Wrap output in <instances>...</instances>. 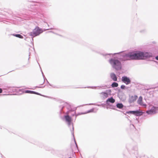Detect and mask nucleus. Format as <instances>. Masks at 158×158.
Segmentation results:
<instances>
[{"mask_svg": "<svg viewBox=\"0 0 158 158\" xmlns=\"http://www.w3.org/2000/svg\"><path fill=\"white\" fill-rule=\"evenodd\" d=\"M40 33L42 32L43 31H42L41 29H40Z\"/></svg>", "mask_w": 158, "mask_h": 158, "instance_id": "obj_30", "label": "nucleus"}, {"mask_svg": "<svg viewBox=\"0 0 158 158\" xmlns=\"http://www.w3.org/2000/svg\"><path fill=\"white\" fill-rule=\"evenodd\" d=\"M120 53V52L115 53L113 54H108L104 55V56H110L111 55H114L116 54H118L119 55V56L118 57H116V58H111L109 60V62L112 66V67L115 69L116 70H120L122 68V65L121 62L118 60V59H120L121 60H123V54H127L125 53H121V54H119ZM123 61L124 60H123Z\"/></svg>", "mask_w": 158, "mask_h": 158, "instance_id": "obj_2", "label": "nucleus"}, {"mask_svg": "<svg viewBox=\"0 0 158 158\" xmlns=\"http://www.w3.org/2000/svg\"><path fill=\"white\" fill-rule=\"evenodd\" d=\"M125 88V86L123 85H122L121 86V88L122 89H124Z\"/></svg>", "mask_w": 158, "mask_h": 158, "instance_id": "obj_23", "label": "nucleus"}, {"mask_svg": "<svg viewBox=\"0 0 158 158\" xmlns=\"http://www.w3.org/2000/svg\"><path fill=\"white\" fill-rule=\"evenodd\" d=\"M122 81L126 85H128L131 82V81L130 78L125 76L122 77Z\"/></svg>", "mask_w": 158, "mask_h": 158, "instance_id": "obj_7", "label": "nucleus"}, {"mask_svg": "<svg viewBox=\"0 0 158 158\" xmlns=\"http://www.w3.org/2000/svg\"><path fill=\"white\" fill-rule=\"evenodd\" d=\"M122 56L124 60H144L149 58L154 59V57L151 52L140 51L129 52L127 54H123Z\"/></svg>", "mask_w": 158, "mask_h": 158, "instance_id": "obj_1", "label": "nucleus"}, {"mask_svg": "<svg viewBox=\"0 0 158 158\" xmlns=\"http://www.w3.org/2000/svg\"><path fill=\"white\" fill-rule=\"evenodd\" d=\"M40 96H42L41 94H40Z\"/></svg>", "mask_w": 158, "mask_h": 158, "instance_id": "obj_35", "label": "nucleus"}, {"mask_svg": "<svg viewBox=\"0 0 158 158\" xmlns=\"http://www.w3.org/2000/svg\"><path fill=\"white\" fill-rule=\"evenodd\" d=\"M130 123H131V121L130 120Z\"/></svg>", "mask_w": 158, "mask_h": 158, "instance_id": "obj_36", "label": "nucleus"}, {"mask_svg": "<svg viewBox=\"0 0 158 158\" xmlns=\"http://www.w3.org/2000/svg\"><path fill=\"white\" fill-rule=\"evenodd\" d=\"M136 157L137 158H146V157H145V156H142L141 157L139 156H136Z\"/></svg>", "mask_w": 158, "mask_h": 158, "instance_id": "obj_22", "label": "nucleus"}, {"mask_svg": "<svg viewBox=\"0 0 158 158\" xmlns=\"http://www.w3.org/2000/svg\"><path fill=\"white\" fill-rule=\"evenodd\" d=\"M52 29V28H47L46 29H44V31H45V30H48V29Z\"/></svg>", "mask_w": 158, "mask_h": 158, "instance_id": "obj_26", "label": "nucleus"}, {"mask_svg": "<svg viewBox=\"0 0 158 158\" xmlns=\"http://www.w3.org/2000/svg\"><path fill=\"white\" fill-rule=\"evenodd\" d=\"M2 89L1 88H0V93H2Z\"/></svg>", "mask_w": 158, "mask_h": 158, "instance_id": "obj_28", "label": "nucleus"}, {"mask_svg": "<svg viewBox=\"0 0 158 158\" xmlns=\"http://www.w3.org/2000/svg\"><path fill=\"white\" fill-rule=\"evenodd\" d=\"M111 90L110 89L107 90L105 92H101L100 93V94L101 96L103 98H106L108 97L109 94H110L111 93Z\"/></svg>", "mask_w": 158, "mask_h": 158, "instance_id": "obj_6", "label": "nucleus"}, {"mask_svg": "<svg viewBox=\"0 0 158 158\" xmlns=\"http://www.w3.org/2000/svg\"><path fill=\"white\" fill-rule=\"evenodd\" d=\"M41 71H42V70H41ZM41 72H42V74L43 76V78H44H44H45V77L44 75V74H43V72H42V71H41Z\"/></svg>", "mask_w": 158, "mask_h": 158, "instance_id": "obj_24", "label": "nucleus"}, {"mask_svg": "<svg viewBox=\"0 0 158 158\" xmlns=\"http://www.w3.org/2000/svg\"><path fill=\"white\" fill-rule=\"evenodd\" d=\"M115 101V99L112 97L108 98L106 101V103L107 104L109 105L110 103H114Z\"/></svg>", "mask_w": 158, "mask_h": 158, "instance_id": "obj_10", "label": "nucleus"}, {"mask_svg": "<svg viewBox=\"0 0 158 158\" xmlns=\"http://www.w3.org/2000/svg\"><path fill=\"white\" fill-rule=\"evenodd\" d=\"M94 109H91L87 111V112L85 113H82L81 114H87V113H91V112H92L94 111Z\"/></svg>", "mask_w": 158, "mask_h": 158, "instance_id": "obj_20", "label": "nucleus"}, {"mask_svg": "<svg viewBox=\"0 0 158 158\" xmlns=\"http://www.w3.org/2000/svg\"><path fill=\"white\" fill-rule=\"evenodd\" d=\"M156 89H157V90H156V91H158V88H156Z\"/></svg>", "mask_w": 158, "mask_h": 158, "instance_id": "obj_32", "label": "nucleus"}, {"mask_svg": "<svg viewBox=\"0 0 158 158\" xmlns=\"http://www.w3.org/2000/svg\"><path fill=\"white\" fill-rule=\"evenodd\" d=\"M40 19H41L43 21V22L45 23L46 24H48L47 23H46V20L44 18V15L43 14H41L40 13Z\"/></svg>", "mask_w": 158, "mask_h": 158, "instance_id": "obj_14", "label": "nucleus"}, {"mask_svg": "<svg viewBox=\"0 0 158 158\" xmlns=\"http://www.w3.org/2000/svg\"><path fill=\"white\" fill-rule=\"evenodd\" d=\"M75 114V111H73V114L72 115L73 116H74Z\"/></svg>", "mask_w": 158, "mask_h": 158, "instance_id": "obj_31", "label": "nucleus"}, {"mask_svg": "<svg viewBox=\"0 0 158 158\" xmlns=\"http://www.w3.org/2000/svg\"><path fill=\"white\" fill-rule=\"evenodd\" d=\"M118 85V84L115 82H113L111 85V86L113 87H117Z\"/></svg>", "mask_w": 158, "mask_h": 158, "instance_id": "obj_18", "label": "nucleus"}, {"mask_svg": "<svg viewBox=\"0 0 158 158\" xmlns=\"http://www.w3.org/2000/svg\"><path fill=\"white\" fill-rule=\"evenodd\" d=\"M143 98L142 97L140 96L138 100L137 103L139 105L142 106H146V105L143 103Z\"/></svg>", "mask_w": 158, "mask_h": 158, "instance_id": "obj_9", "label": "nucleus"}, {"mask_svg": "<svg viewBox=\"0 0 158 158\" xmlns=\"http://www.w3.org/2000/svg\"><path fill=\"white\" fill-rule=\"evenodd\" d=\"M74 142H75V143L76 144V149H75V152H77L78 151V147H77V143L75 141V139H74Z\"/></svg>", "mask_w": 158, "mask_h": 158, "instance_id": "obj_21", "label": "nucleus"}, {"mask_svg": "<svg viewBox=\"0 0 158 158\" xmlns=\"http://www.w3.org/2000/svg\"><path fill=\"white\" fill-rule=\"evenodd\" d=\"M116 106L119 109H122L123 108V105L122 103H117L116 105Z\"/></svg>", "mask_w": 158, "mask_h": 158, "instance_id": "obj_15", "label": "nucleus"}, {"mask_svg": "<svg viewBox=\"0 0 158 158\" xmlns=\"http://www.w3.org/2000/svg\"><path fill=\"white\" fill-rule=\"evenodd\" d=\"M59 108L60 110V113L61 114L62 112H64L65 109L69 110L71 108V106L67 103L63 102L61 103V105L59 106Z\"/></svg>", "mask_w": 158, "mask_h": 158, "instance_id": "obj_3", "label": "nucleus"}, {"mask_svg": "<svg viewBox=\"0 0 158 158\" xmlns=\"http://www.w3.org/2000/svg\"><path fill=\"white\" fill-rule=\"evenodd\" d=\"M25 92L26 93H30V94H37L38 95L40 94H39L38 93H36L35 92H34L33 91L29 90L26 91H25Z\"/></svg>", "mask_w": 158, "mask_h": 158, "instance_id": "obj_16", "label": "nucleus"}, {"mask_svg": "<svg viewBox=\"0 0 158 158\" xmlns=\"http://www.w3.org/2000/svg\"><path fill=\"white\" fill-rule=\"evenodd\" d=\"M110 77L113 81H117V77L114 73H111L110 74Z\"/></svg>", "mask_w": 158, "mask_h": 158, "instance_id": "obj_12", "label": "nucleus"}, {"mask_svg": "<svg viewBox=\"0 0 158 158\" xmlns=\"http://www.w3.org/2000/svg\"><path fill=\"white\" fill-rule=\"evenodd\" d=\"M64 118L65 119L66 121L68 123V124L69 126H70L71 125H72V130L71 131V133L73 134V136H74L73 135V127L72 123L71 122V118L69 117L68 115H66L64 116Z\"/></svg>", "mask_w": 158, "mask_h": 158, "instance_id": "obj_4", "label": "nucleus"}, {"mask_svg": "<svg viewBox=\"0 0 158 158\" xmlns=\"http://www.w3.org/2000/svg\"><path fill=\"white\" fill-rule=\"evenodd\" d=\"M158 111V107L152 106L150 110L146 111V113L148 114H154Z\"/></svg>", "mask_w": 158, "mask_h": 158, "instance_id": "obj_5", "label": "nucleus"}, {"mask_svg": "<svg viewBox=\"0 0 158 158\" xmlns=\"http://www.w3.org/2000/svg\"><path fill=\"white\" fill-rule=\"evenodd\" d=\"M13 35L16 37H18L22 39L23 38V36L20 34Z\"/></svg>", "mask_w": 158, "mask_h": 158, "instance_id": "obj_19", "label": "nucleus"}, {"mask_svg": "<svg viewBox=\"0 0 158 158\" xmlns=\"http://www.w3.org/2000/svg\"><path fill=\"white\" fill-rule=\"evenodd\" d=\"M141 113V112H140L138 110L136 111H130L127 112V113L129 114H139L140 113Z\"/></svg>", "mask_w": 158, "mask_h": 158, "instance_id": "obj_13", "label": "nucleus"}, {"mask_svg": "<svg viewBox=\"0 0 158 158\" xmlns=\"http://www.w3.org/2000/svg\"><path fill=\"white\" fill-rule=\"evenodd\" d=\"M89 105H94V104H89Z\"/></svg>", "mask_w": 158, "mask_h": 158, "instance_id": "obj_34", "label": "nucleus"}, {"mask_svg": "<svg viewBox=\"0 0 158 158\" xmlns=\"http://www.w3.org/2000/svg\"><path fill=\"white\" fill-rule=\"evenodd\" d=\"M107 86L106 85H104L103 86H98V89H106Z\"/></svg>", "mask_w": 158, "mask_h": 158, "instance_id": "obj_17", "label": "nucleus"}, {"mask_svg": "<svg viewBox=\"0 0 158 158\" xmlns=\"http://www.w3.org/2000/svg\"><path fill=\"white\" fill-rule=\"evenodd\" d=\"M137 148L136 147H135L134 148V150H135L136 151H137Z\"/></svg>", "mask_w": 158, "mask_h": 158, "instance_id": "obj_25", "label": "nucleus"}, {"mask_svg": "<svg viewBox=\"0 0 158 158\" xmlns=\"http://www.w3.org/2000/svg\"><path fill=\"white\" fill-rule=\"evenodd\" d=\"M40 34V29L39 27L35 28L32 32L31 33V35L33 36H35Z\"/></svg>", "mask_w": 158, "mask_h": 158, "instance_id": "obj_8", "label": "nucleus"}, {"mask_svg": "<svg viewBox=\"0 0 158 158\" xmlns=\"http://www.w3.org/2000/svg\"><path fill=\"white\" fill-rule=\"evenodd\" d=\"M137 96L136 95L132 96L129 99V102L130 103H132L135 101L137 98Z\"/></svg>", "mask_w": 158, "mask_h": 158, "instance_id": "obj_11", "label": "nucleus"}, {"mask_svg": "<svg viewBox=\"0 0 158 158\" xmlns=\"http://www.w3.org/2000/svg\"><path fill=\"white\" fill-rule=\"evenodd\" d=\"M96 87H88V88H92V89H95V88Z\"/></svg>", "mask_w": 158, "mask_h": 158, "instance_id": "obj_27", "label": "nucleus"}, {"mask_svg": "<svg viewBox=\"0 0 158 158\" xmlns=\"http://www.w3.org/2000/svg\"><path fill=\"white\" fill-rule=\"evenodd\" d=\"M45 79L46 80V81H47V82H48V81H47V80L46 79V78H44V79ZM44 81H45V80H44Z\"/></svg>", "mask_w": 158, "mask_h": 158, "instance_id": "obj_33", "label": "nucleus"}, {"mask_svg": "<svg viewBox=\"0 0 158 158\" xmlns=\"http://www.w3.org/2000/svg\"><path fill=\"white\" fill-rule=\"evenodd\" d=\"M155 58L156 60H158V56H156Z\"/></svg>", "mask_w": 158, "mask_h": 158, "instance_id": "obj_29", "label": "nucleus"}]
</instances>
